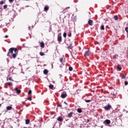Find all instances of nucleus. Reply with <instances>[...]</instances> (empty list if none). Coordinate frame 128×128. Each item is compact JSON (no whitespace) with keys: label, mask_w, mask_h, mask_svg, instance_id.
I'll return each instance as SVG.
<instances>
[{"label":"nucleus","mask_w":128,"mask_h":128,"mask_svg":"<svg viewBox=\"0 0 128 128\" xmlns=\"http://www.w3.org/2000/svg\"><path fill=\"white\" fill-rule=\"evenodd\" d=\"M117 68L118 70H122V68L120 64L117 65Z\"/></svg>","instance_id":"obj_16"},{"label":"nucleus","mask_w":128,"mask_h":128,"mask_svg":"<svg viewBox=\"0 0 128 128\" xmlns=\"http://www.w3.org/2000/svg\"><path fill=\"white\" fill-rule=\"evenodd\" d=\"M68 8H70V7L68 6V7H67V8H65L64 9V10H65V12H66V10H68Z\"/></svg>","instance_id":"obj_34"},{"label":"nucleus","mask_w":128,"mask_h":128,"mask_svg":"<svg viewBox=\"0 0 128 128\" xmlns=\"http://www.w3.org/2000/svg\"><path fill=\"white\" fill-rule=\"evenodd\" d=\"M90 54V50L86 51L84 53L85 56H89Z\"/></svg>","instance_id":"obj_5"},{"label":"nucleus","mask_w":128,"mask_h":128,"mask_svg":"<svg viewBox=\"0 0 128 128\" xmlns=\"http://www.w3.org/2000/svg\"><path fill=\"white\" fill-rule=\"evenodd\" d=\"M14 92H16L18 94H20V92H22L20 90L18 89V88L17 87H16L14 88Z\"/></svg>","instance_id":"obj_2"},{"label":"nucleus","mask_w":128,"mask_h":128,"mask_svg":"<svg viewBox=\"0 0 128 128\" xmlns=\"http://www.w3.org/2000/svg\"><path fill=\"white\" fill-rule=\"evenodd\" d=\"M5 2H4V0H1L0 2V4H1V5H2V4H5Z\"/></svg>","instance_id":"obj_24"},{"label":"nucleus","mask_w":128,"mask_h":128,"mask_svg":"<svg viewBox=\"0 0 128 128\" xmlns=\"http://www.w3.org/2000/svg\"><path fill=\"white\" fill-rule=\"evenodd\" d=\"M124 84H125V86H128V81H125V82H124Z\"/></svg>","instance_id":"obj_35"},{"label":"nucleus","mask_w":128,"mask_h":128,"mask_svg":"<svg viewBox=\"0 0 128 128\" xmlns=\"http://www.w3.org/2000/svg\"><path fill=\"white\" fill-rule=\"evenodd\" d=\"M40 56H44V53L43 52H40Z\"/></svg>","instance_id":"obj_23"},{"label":"nucleus","mask_w":128,"mask_h":128,"mask_svg":"<svg viewBox=\"0 0 128 128\" xmlns=\"http://www.w3.org/2000/svg\"><path fill=\"white\" fill-rule=\"evenodd\" d=\"M104 124H110V120H104Z\"/></svg>","instance_id":"obj_7"},{"label":"nucleus","mask_w":128,"mask_h":128,"mask_svg":"<svg viewBox=\"0 0 128 128\" xmlns=\"http://www.w3.org/2000/svg\"><path fill=\"white\" fill-rule=\"evenodd\" d=\"M72 114H74V112H70V114H68V118H72Z\"/></svg>","instance_id":"obj_11"},{"label":"nucleus","mask_w":128,"mask_h":128,"mask_svg":"<svg viewBox=\"0 0 128 128\" xmlns=\"http://www.w3.org/2000/svg\"><path fill=\"white\" fill-rule=\"evenodd\" d=\"M122 80H124V78H126V76H124V74H122Z\"/></svg>","instance_id":"obj_29"},{"label":"nucleus","mask_w":128,"mask_h":128,"mask_svg":"<svg viewBox=\"0 0 128 128\" xmlns=\"http://www.w3.org/2000/svg\"><path fill=\"white\" fill-rule=\"evenodd\" d=\"M6 84L8 86H12V82H7Z\"/></svg>","instance_id":"obj_18"},{"label":"nucleus","mask_w":128,"mask_h":128,"mask_svg":"<svg viewBox=\"0 0 128 128\" xmlns=\"http://www.w3.org/2000/svg\"><path fill=\"white\" fill-rule=\"evenodd\" d=\"M12 80V77H10L9 78H7V80Z\"/></svg>","instance_id":"obj_26"},{"label":"nucleus","mask_w":128,"mask_h":128,"mask_svg":"<svg viewBox=\"0 0 128 128\" xmlns=\"http://www.w3.org/2000/svg\"><path fill=\"white\" fill-rule=\"evenodd\" d=\"M44 74H48V70H46V69L44 70Z\"/></svg>","instance_id":"obj_14"},{"label":"nucleus","mask_w":128,"mask_h":128,"mask_svg":"<svg viewBox=\"0 0 128 128\" xmlns=\"http://www.w3.org/2000/svg\"><path fill=\"white\" fill-rule=\"evenodd\" d=\"M68 50H72V44H70L68 47Z\"/></svg>","instance_id":"obj_12"},{"label":"nucleus","mask_w":128,"mask_h":128,"mask_svg":"<svg viewBox=\"0 0 128 128\" xmlns=\"http://www.w3.org/2000/svg\"><path fill=\"white\" fill-rule=\"evenodd\" d=\"M3 8H4V10H6V8H8V5L6 4L4 5Z\"/></svg>","instance_id":"obj_27"},{"label":"nucleus","mask_w":128,"mask_h":128,"mask_svg":"<svg viewBox=\"0 0 128 128\" xmlns=\"http://www.w3.org/2000/svg\"><path fill=\"white\" fill-rule=\"evenodd\" d=\"M58 106H60V108H62V104H58Z\"/></svg>","instance_id":"obj_37"},{"label":"nucleus","mask_w":128,"mask_h":128,"mask_svg":"<svg viewBox=\"0 0 128 128\" xmlns=\"http://www.w3.org/2000/svg\"><path fill=\"white\" fill-rule=\"evenodd\" d=\"M62 36L58 34V42H62Z\"/></svg>","instance_id":"obj_4"},{"label":"nucleus","mask_w":128,"mask_h":128,"mask_svg":"<svg viewBox=\"0 0 128 128\" xmlns=\"http://www.w3.org/2000/svg\"><path fill=\"white\" fill-rule=\"evenodd\" d=\"M88 122H90V120H88Z\"/></svg>","instance_id":"obj_43"},{"label":"nucleus","mask_w":128,"mask_h":128,"mask_svg":"<svg viewBox=\"0 0 128 128\" xmlns=\"http://www.w3.org/2000/svg\"><path fill=\"white\" fill-rule=\"evenodd\" d=\"M14 0H9L10 2H12Z\"/></svg>","instance_id":"obj_39"},{"label":"nucleus","mask_w":128,"mask_h":128,"mask_svg":"<svg viewBox=\"0 0 128 128\" xmlns=\"http://www.w3.org/2000/svg\"><path fill=\"white\" fill-rule=\"evenodd\" d=\"M86 102H90L92 100H85Z\"/></svg>","instance_id":"obj_32"},{"label":"nucleus","mask_w":128,"mask_h":128,"mask_svg":"<svg viewBox=\"0 0 128 128\" xmlns=\"http://www.w3.org/2000/svg\"><path fill=\"white\" fill-rule=\"evenodd\" d=\"M116 58V55L113 56V58Z\"/></svg>","instance_id":"obj_38"},{"label":"nucleus","mask_w":128,"mask_h":128,"mask_svg":"<svg viewBox=\"0 0 128 128\" xmlns=\"http://www.w3.org/2000/svg\"><path fill=\"white\" fill-rule=\"evenodd\" d=\"M63 36L64 38H66V32H64L63 34Z\"/></svg>","instance_id":"obj_30"},{"label":"nucleus","mask_w":128,"mask_h":128,"mask_svg":"<svg viewBox=\"0 0 128 128\" xmlns=\"http://www.w3.org/2000/svg\"><path fill=\"white\" fill-rule=\"evenodd\" d=\"M88 24L90 26H92V24H94V22L92 21V20H90L88 21Z\"/></svg>","instance_id":"obj_9"},{"label":"nucleus","mask_w":128,"mask_h":128,"mask_svg":"<svg viewBox=\"0 0 128 128\" xmlns=\"http://www.w3.org/2000/svg\"><path fill=\"white\" fill-rule=\"evenodd\" d=\"M68 70L70 72H72V70H73L72 67V66L69 67Z\"/></svg>","instance_id":"obj_25"},{"label":"nucleus","mask_w":128,"mask_h":128,"mask_svg":"<svg viewBox=\"0 0 128 128\" xmlns=\"http://www.w3.org/2000/svg\"><path fill=\"white\" fill-rule=\"evenodd\" d=\"M54 87V86L53 84H50V85L49 86V88H50V90H52Z\"/></svg>","instance_id":"obj_20"},{"label":"nucleus","mask_w":128,"mask_h":128,"mask_svg":"<svg viewBox=\"0 0 128 128\" xmlns=\"http://www.w3.org/2000/svg\"><path fill=\"white\" fill-rule=\"evenodd\" d=\"M28 94H32V90H30L28 92Z\"/></svg>","instance_id":"obj_33"},{"label":"nucleus","mask_w":128,"mask_h":128,"mask_svg":"<svg viewBox=\"0 0 128 128\" xmlns=\"http://www.w3.org/2000/svg\"><path fill=\"white\" fill-rule=\"evenodd\" d=\"M77 112L79 114H80L81 112H82V109H80V108H78L77 109Z\"/></svg>","instance_id":"obj_17"},{"label":"nucleus","mask_w":128,"mask_h":128,"mask_svg":"<svg viewBox=\"0 0 128 128\" xmlns=\"http://www.w3.org/2000/svg\"><path fill=\"white\" fill-rule=\"evenodd\" d=\"M12 106H8L6 108V110H12Z\"/></svg>","instance_id":"obj_13"},{"label":"nucleus","mask_w":128,"mask_h":128,"mask_svg":"<svg viewBox=\"0 0 128 128\" xmlns=\"http://www.w3.org/2000/svg\"><path fill=\"white\" fill-rule=\"evenodd\" d=\"M114 20H118V16H114Z\"/></svg>","instance_id":"obj_22"},{"label":"nucleus","mask_w":128,"mask_h":128,"mask_svg":"<svg viewBox=\"0 0 128 128\" xmlns=\"http://www.w3.org/2000/svg\"><path fill=\"white\" fill-rule=\"evenodd\" d=\"M57 120L58 122H63L64 121V118L62 116H59Z\"/></svg>","instance_id":"obj_8"},{"label":"nucleus","mask_w":128,"mask_h":128,"mask_svg":"<svg viewBox=\"0 0 128 128\" xmlns=\"http://www.w3.org/2000/svg\"><path fill=\"white\" fill-rule=\"evenodd\" d=\"M8 52H9L7 54L8 56H10V54L13 58H16V56H18V48H10L8 50Z\"/></svg>","instance_id":"obj_1"},{"label":"nucleus","mask_w":128,"mask_h":128,"mask_svg":"<svg viewBox=\"0 0 128 128\" xmlns=\"http://www.w3.org/2000/svg\"><path fill=\"white\" fill-rule=\"evenodd\" d=\"M68 36L69 38H70V36H72V33L69 34H68Z\"/></svg>","instance_id":"obj_36"},{"label":"nucleus","mask_w":128,"mask_h":128,"mask_svg":"<svg viewBox=\"0 0 128 128\" xmlns=\"http://www.w3.org/2000/svg\"><path fill=\"white\" fill-rule=\"evenodd\" d=\"M64 104H66V106H68V103H66V102H64Z\"/></svg>","instance_id":"obj_41"},{"label":"nucleus","mask_w":128,"mask_h":128,"mask_svg":"<svg viewBox=\"0 0 128 128\" xmlns=\"http://www.w3.org/2000/svg\"><path fill=\"white\" fill-rule=\"evenodd\" d=\"M100 30H104V25L102 24V25L100 26Z\"/></svg>","instance_id":"obj_21"},{"label":"nucleus","mask_w":128,"mask_h":128,"mask_svg":"<svg viewBox=\"0 0 128 128\" xmlns=\"http://www.w3.org/2000/svg\"><path fill=\"white\" fill-rule=\"evenodd\" d=\"M60 62H61V64H62V62L64 61V59L62 58H60Z\"/></svg>","instance_id":"obj_28"},{"label":"nucleus","mask_w":128,"mask_h":128,"mask_svg":"<svg viewBox=\"0 0 128 128\" xmlns=\"http://www.w3.org/2000/svg\"><path fill=\"white\" fill-rule=\"evenodd\" d=\"M0 106H2V104H0Z\"/></svg>","instance_id":"obj_42"},{"label":"nucleus","mask_w":128,"mask_h":128,"mask_svg":"<svg viewBox=\"0 0 128 128\" xmlns=\"http://www.w3.org/2000/svg\"><path fill=\"white\" fill-rule=\"evenodd\" d=\"M28 100H30V102H32V97H28Z\"/></svg>","instance_id":"obj_31"},{"label":"nucleus","mask_w":128,"mask_h":128,"mask_svg":"<svg viewBox=\"0 0 128 128\" xmlns=\"http://www.w3.org/2000/svg\"><path fill=\"white\" fill-rule=\"evenodd\" d=\"M40 46L42 48H44V42H40Z\"/></svg>","instance_id":"obj_10"},{"label":"nucleus","mask_w":128,"mask_h":128,"mask_svg":"<svg viewBox=\"0 0 128 128\" xmlns=\"http://www.w3.org/2000/svg\"><path fill=\"white\" fill-rule=\"evenodd\" d=\"M30 122V120L29 119L26 120V124H29Z\"/></svg>","instance_id":"obj_15"},{"label":"nucleus","mask_w":128,"mask_h":128,"mask_svg":"<svg viewBox=\"0 0 128 128\" xmlns=\"http://www.w3.org/2000/svg\"><path fill=\"white\" fill-rule=\"evenodd\" d=\"M5 38H8V35L5 36Z\"/></svg>","instance_id":"obj_40"},{"label":"nucleus","mask_w":128,"mask_h":128,"mask_svg":"<svg viewBox=\"0 0 128 128\" xmlns=\"http://www.w3.org/2000/svg\"><path fill=\"white\" fill-rule=\"evenodd\" d=\"M44 12H46V11L48 10V7L46 6L44 8Z\"/></svg>","instance_id":"obj_19"},{"label":"nucleus","mask_w":128,"mask_h":128,"mask_svg":"<svg viewBox=\"0 0 128 128\" xmlns=\"http://www.w3.org/2000/svg\"><path fill=\"white\" fill-rule=\"evenodd\" d=\"M104 108L106 110H110V108H112V106H110V104H108V106H105L104 107Z\"/></svg>","instance_id":"obj_3"},{"label":"nucleus","mask_w":128,"mask_h":128,"mask_svg":"<svg viewBox=\"0 0 128 128\" xmlns=\"http://www.w3.org/2000/svg\"><path fill=\"white\" fill-rule=\"evenodd\" d=\"M68 94H61V98H66Z\"/></svg>","instance_id":"obj_6"}]
</instances>
